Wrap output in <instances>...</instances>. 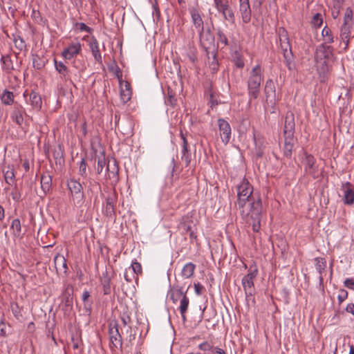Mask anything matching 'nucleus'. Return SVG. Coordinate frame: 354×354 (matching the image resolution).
Returning <instances> with one entry per match:
<instances>
[{
	"instance_id": "obj_1",
	"label": "nucleus",
	"mask_w": 354,
	"mask_h": 354,
	"mask_svg": "<svg viewBox=\"0 0 354 354\" xmlns=\"http://www.w3.org/2000/svg\"><path fill=\"white\" fill-rule=\"evenodd\" d=\"M295 129V115L292 111H288L286 114L283 125L284 136V155H291L295 153V144L296 139L294 136Z\"/></svg>"
},
{
	"instance_id": "obj_2",
	"label": "nucleus",
	"mask_w": 354,
	"mask_h": 354,
	"mask_svg": "<svg viewBox=\"0 0 354 354\" xmlns=\"http://www.w3.org/2000/svg\"><path fill=\"white\" fill-rule=\"evenodd\" d=\"M253 187L246 178L242 180L241 183L237 186V205L241 214L246 209L251 208V203L257 201L252 195Z\"/></svg>"
},
{
	"instance_id": "obj_3",
	"label": "nucleus",
	"mask_w": 354,
	"mask_h": 354,
	"mask_svg": "<svg viewBox=\"0 0 354 354\" xmlns=\"http://www.w3.org/2000/svg\"><path fill=\"white\" fill-rule=\"evenodd\" d=\"M263 80V74L261 66L259 64H257L250 71L247 81L249 102L258 98L260 94V88Z\"/></svg>"
},
{
	"instance_id": "obj_4",
	"label": "nucleus",
	"mask_w": 354,
	"mask_h": 354,
	"mask_svg": "<svg viewBox=\"0 0 354 354\" xmlns=\"http://www.w3.org/2000/svg\"><path fill=\"white\" fill-rule=\"evenodd\" d=\"M262 213V204L261 200L258 198L257 201L251 203V208L246 209L243 216H247L248 223L252 226V230L254 232H258L261 227V220Z\"/></svg>"
},
{
	"instance_id": "obj_5",
	"label": "nucleus",
	"mask_w": 354,
	"mask_h": 354,
	"mask_svg": "<svg viewBox=\"0 0 354 354\" xmlns=\"http://www.w3.org/2000/svg\"><path fill=\"white\" fill-rule=\"evenodd\" d=\"M258 274V269L255 265L251 266L248 270V273L245 275L241 281L246 297H252L255 290L254 287V280Z\"/></svg>"
},
{
	"instance_id": "obj_6",
	"label": "nucleus",
	"mask_w": 354,
	"mask_h": 354,
	"mask_svg": "<svg viewBox=\"0 0 354 354\" xmlns=\"http://www.w3.org/2000/svg\"><path fill=\"white\" fill-rule=\"evenodd\" d=\"M198 33L201 46L205 50L207 55L210 54L209 50L215 47V37L210 28H204Z\"/></svg>"
},
{
	"instance_id": "obj_7",
	"label": "nucleus",
	"mask_w": 354,
	"mask_h": 354,
	"mask_svg": "<svg viewBox=\"0 0 354 354\" xmlns=\"http://www.w3.org/2000/svg\"><path fill=\"white\" fill-rule=\"evenodd\" d=\"M109 334L111 348H121L122 346V339L118 330V324L117 322L112 321L109 323Z\"/></svg>"
},
{
	"instance_id": "obj_8",
	"label": "nucleus",
	"mask_w": 354,
	"mask_h": 354,
	"mask_svg": "<svg viewBox=\"0 0 354 354\" xmlns=\"http://www.w3.org/2000/svg\"><path fill=\"white\" fill-rule=\"evenodd\" d=\"M67 186L71 192L74 203L80 204L83 201V187L80 183L74 179H70L67 182Z\"/></svg>"
},
{
	"instance_id": "obj_9",
	"label": "nucleus",
	"mask_w": 354,
	"mask_h": 354,
	"mask_svg": "<svg viewBox=\"0 0 354 354\" xmlns=\"http://www.w3.org/2000/svg\"><path fill=\"white\" fill-rule=\"evenodd\" d=\"M333 55V48L330 46H327L326 44H319L316 48L315 53V60L318 62L319 60L324 59V65L323 70L327 67L326 66V59H328L330 57Z\"/></svg>"
},
{
	"instance_id": "obj_10",
	"label": "nucleus",
	"mask_w": 354,
	"mask_h": 354,
	"mask_svg": "<svg viewBox=\"0 0 354 354\" xmlns=\"http://www.w3.org/2000/svg\"><path fill=\"white\" fill-rule=\"evenodd\" d=\"M264 94L266 102L271 105H274L276 102V88L272 80L269 79L266 81L264 86Z\"/></svg>"
},
{
	"instance_id": "obj_11",
	"label": "nucleus",
	"mask_w": 354,
	"mask_h": 354,
	"mask_svg": "<svg viewBox=\"0 0 354 354\" xmlns=\"http://www.w3.org/2000/svg\"><path fill=\"white\" fill-rule=\"evenodd\" d=\"M194 224L191 219V217L186 216L183 217L181 222L179 224V229L183 233L189 234L191 239H196V235L194 231Z\"/></svg>"
},
{
	"instance_id": "obj_12",
	"label": "nucleus",
	"mask_w": 354,
	"mask_h": 354,
	"mask_svg": "<svg viewBox=\"0 0 354 354\" xmlns=\"http://www.w3.org/2000/svg\"><path fill=\"white\" fill-rule=\"evenodd\" d=\"M218 125L220 131V136L223 142L227 144L231 138V127L230 124L224 119L218 120Z\"/></svg>"
},
{
	"instance_id": "obj_13",
	"label": "nucleus",
	"mask_w": 354,
	"mask_h": 354,
	"mask_svg": "<svg viewBox=\"0 0 354 354\" xmlns=\"http://www.w3.org/2000/svg\"><path fill=\"white\" fill-rule=\"evenodd\" d=\"M189 11L194 28L197 30L198 32H199L200 30H203V29L205 28L204 21L201 17L200 11L194 7L190 8L189 9Z\"/></svg>"
},
{
	"instance_id": "obj_14",
	"label": "nucleus",
	"mask_w": 354,
	"mask_h": 354,
	"mask_svg": "<svg viewBox=\"0 0 354 354\" xmlns=\"http://www.w3.org/2000/svg\"><path fill=\"white\" fill-rule=\"evenodd\" d=\"M239 12L241 18L245 24H248L251 20L252 10L249 0H239Z\"/></svg>"
},
{
	"instance_id": "obj_15",
	"label": "nucleus",
	"mask_w": 354,
	"mask_h": 354,
	"mask_svg": "<svg viewBox=\"0 0 354 354\" xmlns=\"http://www.w3.org/2000/svg\"><path fill=\"white\" fill-rule=\"evenodd\" d=\"M315 266L316 270L319 274V288L324 290V277L323 274L326 271V261L325 259L322 257H316L315 259Z\"/></svg>"
},
{
	"instance_id": "obj_16",
	"label": "nucleus",
	"mask_w": 354,
	"mask_h": 354,
	"mask_svg": "<svg viewBox=\"0 0 354 354\" xmlns=\"http://www.w3.org/2000/svg\"><path fill=\"white\" fill-rule=\"evenodd\" d=\"M278 35L282 51L292 50L287 30L284 28L280 27L278 30Z\"/></svg>"
},
{
	"instance_id": "obj_17",
	"label": "nucleus",
	"mask_w": 354,
	"mask_h": 354,
	"mask_svg": "<svg viewBox=\"0 0 354 354\" xmlns=\"http://www.w3.org/2000/svg\"><path fill=\"white\" fill-rule=\"evenodd\" d=\"M344 190L343 201L344 204L351 205L354 203V190L351 188V184L346 182L342 186Z\"/></svg>"
},
{
	"instance_id": "obj_18",
	"label": "nucleus",
	"mask_w": 354,
	"mask_h": 354,
	"mask_svg": "<svg viewBox=\"0 0 354 354\" xmlns=\"http://www.w3.org/2000/svg\"><path fill=\"white\" fill-rule=\"evenodd\" d=\"M118 166L114 156H106V173L109 178L115 177L118 172Z\"/></svg>"
},
{
	"instance_id": "obj_19",
	"label": "nucleus",
	"mask_w": 354,
	"mask_h": 354,
	"mask_svg": "<svg viewBox=\"0 0 354 354\" xmlns=\"http://www.w3.org/2000/svg\"><path fill=\"white\" fill-rule=\"evenodd\" d=\"M82 47L79 42L71 44L68 47L66 48L62 53V55L64 59H71L75 55H77L81 51Z\"/></svg>"
},
{
	"instance_id": "obj_20",
	"label": "nucleus",
	"mask_w": 354,
	"mask_h": 354,
	"mask_svg": "<svg viewBox=\"0 0 354 354\" xmlns=\"http://www.w3.org/2000/svg\"><path fill=\"white\" fill-rule=\"evenodd\" d=\"M351 26L352 24L343 23V24L340 27L339 37L341 40L344 44V49L345 50H347L349 45Z\"/></svg>"
},
{
	"instance_id": "obj_21",
	"label": "nucleus",
	"mask_w": 354,
	"mask_h": 354,
	"mask_svg": "<svg viewBox=\"0 0 354 354\" xmlns=\"http://www.w3.org/2000/svg\"><path fill=\"white\" fill-rule=\"evenodd\" d=\"M26 91L24 92V98L26 102L30 104L32 108L39 109L41 104V97L37 93L31 92L30 94H26Z\"/></svg>"
},
{
	"instance_id": "obj_22",
	"label": "nucleus",
	"mask_w": 354,
	"mask_h": 354,
	"mask_svg": "<svg viewBox=\"0 0 354 354\" xmlns=\"http://www.w3.org/2000/svg\"><path fill=\"white\" fill-rule=\"evenodd\" d=\"M116 201V197L114 194L109 196L106 198V205L104 208V213L107 217L113 218L115 217V203Z\"/></svg>"
},
{
	"instance_id": "obj_23",
	"label": "nucleus",
	"mask_w": 354,
	"mask_h": 354,
	"mask_svg": "<svg viewBox=\"0 0 354 354\" xmlns=\"http://www.w3.org/2000/svg\"><path fill=\"white\" fill-rule=\"evenodd\" d=\"M91 50L94 57L95 60L99 63H102V57L100 52L99 44L95 38H92L89 44Z\"/></svg>"
},
{
	"instance_id": "obj_24",
	"label": "nucleus",
	"mask_w": 354,
	"mask_h": 354,
	"mask_svg": "<svg viewBox=\"0 0 354 354\" xmlns=\"http://www.w3.org/2000/svg\"><path fill=\"white\" fill-rule=\"evenodd\" d=\"M284 62L289 71L295 69V64L294 62V55L292 50H284L283 52Z\"/></svg>"
},
{
	"instance_id": "obj_25",
	"label": "nucleus",
	"mask_w": 354,
	"mask_h": 354,
	"mask_svg": "<svg viewBox=\"0 0 354 354\" xmlns=\"http://www.w3.org/2000/svg\"><path fill=\"white\" fill-rule=\"evenodd\" d=\"M52 177L49 173L46 172L41 176V188L44 193H46L51 189Z\"/></svg>"
},
{
	"instance_id": "obj_26",
	"label": "nucleus",
	"mask_w": 354,
	"mask_h": 354,
	"mask_svg": "<svg viewBox=\"0 0 354 354\" xmlns=\"http://www.w3.org/2000/svg\"><path fill=\"white\" fill-rule=\"evenodd\" d=\"M54 63L55 69L59 73L61 78L65 81L68 80L69 79L68 71L65 64L56 59L54 60Z\"/></svg>"
},
{
	"instance_id": "obj_27",
	"label": "nucleus",
	"mask_w": 354,
	"mask_h": 354,
	"mask_svg": "<svg viewBox=\"0 0 354 354\" xmlns=\"http://www.w3.org/2000/svg\"><path fill=\"white\" fill-rule=\"evenodd\" d=\"M189 304V298L187 297V295H184L180 300L179 306L180 313L184 322H185L187 320L186 313L187 312Z\"/></svg>"
},
{
	"instance_id": "obj_28",
	"label": "nucleus",
	"mask_w": 354,
	"mask_h": 354,
	"mask_svg": "<svg viewBox=\"0 0 354 354\" xmlns=\"http://www.w3.org/2000/svg\"><path fill=\"white\" fill-rule=\"evenodd\" d=\"M100 281L103 286V292L104 295H109L111 293V278L109 277L107 272L102 273L100 277Z\"/></svg>"
},
{
	"instance_id": "obj_29",
	"label": "nucleus",
	"mask_w": 354,
	"mask_h": 354,
	"mask_svg": "<svg viewBox=\"0 0 354 354\" xmlns=\"http://www.w3.org/2000/svg\"><path fill=\"white\" fill-rule=\"evenodd\" d=\"M196 265L193 263H186L182 269L181 275L185 279H189L192 277L194 273Z\"/></svg>"
},
{
	"instance_id": "obj_30",
	"label": "nucleus",
	"mask_w": 354,
	"mask_h": 354,
	"mask_svg": "<svg viewBox=\"0 0 354 354\" xmlns=\"http://www.w3.org/2000/svg\"><path fill=\"white\" fill-rule=\"evenodd\" d=\"M212 58H210L209 54L207 55L208 57V59H209V68L212 71V72L213 73H216L218 71L219 64H218V59H217V53H216V51H215V50L212 51Z\"/></svg>"
},
{
	"instance_id": "obj_31",
	"label": "nucleus",
	"mask_w": 354,
	"mask_h": 354,
	"mask_svg": "<svg viewBox=\"0 0 354 354\" xmlns=\"http://www.w3.org/2000/svg\"><path fill=\"white\" fill-rule=\"evenodd\" d=\"M187 291H184L183 287H175L174 288L170 294V298L172 300L173 303H176L178 301V297H183L184 295H186Z\"/></svg>"
},
{
	"instance_id": "obj_32",
	"label": "nucleus",
	"mask_w": 354,
	"mask_h": 354,
	"mask_svg": "<svg viewBox=\"0 0 354 354\" xmlns=\"http://www.w3.org/2000/svg\"><path fill=\"white\" fill-rule=\"evenodd\" d=\"M232 62L234 64L236 68H243L245 66L243 57L241 53L236 50L232 55Z\"/></svg>"
},
{
	"instance_id": "obj_33",
	"label": "nucleus",
	"mask_w": 354,
	"mask_h": 354,
	"mask_svg": "<svg viewBox=\"0 0 354 354\" xmlns=\"http://www.w3.org/2000/svg\"><path fill=\"white\" fill-rule=\"evenodd\" d=\"M306 169L308 173L313 174L317 169L314 156H305Z\"/></svg>"
},
{
	"instance_id": "obj_34",
	"label": "nucleus",
	"mask_w": 354,
	"mask_h": 354,
	"mask_svg": "<svg viewBox=\"0 0 354 354\" xmlns=\"http://www.w3.org/2000/svg\"><path fill=\"white\" fill-rule=\"evenodd\" d=\"M216 37L218 44L221 43L225 46L230 45V42L227 37V35L221 28H218L216 29Z\"/></svg>"
},
{
	"instance_id": "obj_35",
	"label": "nucleus",
	"mask_w": 354,
	"mask_h": 354,
	"mask_svg": "<svg viewBox=\"0 0 354 354\" xmlns=\"http://www.w3.org/2000/svg\"><path fill=\"white\" fill-rule=\"evenodd\" d=\"M322 35L325 41L324 44H332L334 42L333 32L327 26L323 28Z\"/></svg>"
},
{
	"instance_id": "obj_36",
	"label": "nucleus",
	"mask_w": 354,
	"mask_h": 354,
	"mask_svg": "<svg viewBox=\"0 0 354 354\" xmlns=\"http://www.w3.org/2000/svg\"><path fill=\"white\" fill-rule=\"evenodd\" d=\"M221 15L225 21H227L232 24L234 23L235 15L232 7H230L228 10H225V12H223V13Z\"/></svg>"
},
{
	"instance_id": "obj_37",
	"label": "nucleus",
	"mask_w": 354,
	"mask_h": 354,
	"mask_svg": "<svg viewBox=\"0 0 354 354\" xmlns=\"http://www.w3.org/2000/svg\"><path fill=\"white\" fill-rule=\"evenodd\" d=\"M4 178L6 182L10 185H12L15 183V174L12 169L8 168V170L4 171Z\"/></svg>"
},
{
	"instance_id": "obj_38",
	"label": "nucleus",
	"mask_w": 354,
	"mask_h": 354,
	"mask_svg": "<svg viewBox=\"0 0 354 354\" xmlns=\"http://www.w3.org/2000/svg\"><path fill=\"white\" fill-rule=\"evenodd\" d=\"M73 292V288L72 286L69 284L67 285L62 293L63 299L66 301V303L69 302L70 299H71Z\"/></svg>"
},
{
	"instance_id": "obj_39",
	"label": "nucleus",
	"mask_w": 354,
	"mask_h": 354,
	"mask_svg": "<svg viewBox=\"0 0 354 354\" xmlns=\"http://www.w3.org/2000/svg\"><path fill=\"white\" fill-rule=\"evenodd\" d=\"M10 309L13 315L17 319H20L22 315L21 313V308L17 302H12L10 304Z\"/></svg>"
},
{
	"instance_id": "obj_40",
	"label": "nucleus",
	"mask_w": 354,
	"mask_h": 354,
	"mask_svg": "<svg viewBox=\"0 0 354 354\" xmlns=\"http://www.w3.org/2000/svg\"><path fill=\"white\" fill-rule=\"evenodd\" d=\"M1 99L4 104H10L13 102V93L10 91H4Z\"/></svg>"
},
{
	"instance_id": "obj_41",
	"label": "nucleus",
	"mask_w": 354,
	"mask_h": 354,
	"mask_svg": "<svg viewBox=\"0 0 354 354\" xmlns=\"http://www.w3.org/2000/svg\"><path fill=\"white\" fill-rule=\"evenodd\" d=\"M21 222L18 218L14 219L11 224V230L13 231L15 235L19 236L21 232Z\"/></svg>"
},
{
	"instance_id": "obj_42",
	"label": "nucleus",
	"mask_w": 354,
	"mask_h": 354,
	"mask_svg": "<svg viewBox=\"0 0 354 354\" xmlns=\"http://www.w3.org/2000/svg\"><path fill=\"white\" fill-rule=\"evenodd\" d=\"M106 167V156H99L97 160V171L98 174H101L103 171L104 167Z\"/></svg>"
},
{
	"instance_id": "obj_43",
	"label": "nucleus",
	"mask_w": 354,
	"mask_h": 354,
	"mask_svg": "<svg viewBox=\"0 0 354 354\" xmlns=\"http://www.w3.org/2000/svg\"><path fill=\"white\" fill-rule=\"evenodd\" d=\"M353 10L351 8H347L344 16V24H352Z\"/></svg>"
},
{
	"instance_id": "obj_44",
	"label": "nucleus",
	"mask_w": 354,
	"mask_h": 354,
	"mask_svg": "<svg viewBox=\"0 0 354 354\" xmlns=\"http://www.w3.org/2000/svg\"><path fill=\"white\" fill-rule=\"evenodd\" d=\"M121 100L123 102H127L131 99V91L129 88L120 92Z\"/></svg>"
},
{
	"instance_id": "obj_45",
	"label": "nucleus",
	"mask_w": 354,
	"mask_h": 354,
	"mask_svg": "<svg viewBox=\"0 0 354 354\" xmlns=\"http://www.w3.org/2000/svg\"><path fill=\"white\" fill-rule=\"evenodd\" d=\"M131 268H132V270L133 271V272L135 274H136L137 275L139 274H142V266H141V264L137 261H134L132 263L131 266Z\"/></svg>"
},
{
	"instance_id": "obj_46",
	"label": "nucleus",
	"mask_w": 354,
	"mask_h": 354,
	"mask_svg": "<svg viewBox=\"0 0 354 354\" xmlns=\"http://www.w3.org/2000/svg\"><path fill=\"white\" fill-rule=\"evenodd\" d=\"M348 297V292L344 289H341L339 291V295L337 296V299L339 304H341L345 299Z\"/></svg>"
},
{
	"instance_id": "obj_47",
	"label": "nucleus",
	"mask_w": 354,
	"mask_h": 354,
	"mask_svg": "<svg viewBox=\"0 0 354 354\" xmlns=\"http://www.w3.org/2000/svg\"><path fill=\"white\" fill-rule=\"evenodd\" d=\"M322 21L321 14L317 13L313 16L312 22L315 26L319 27L322 24Z\"/></svg>"
},
{
	"instance_id": "obj_48",
	"label": "nucleus",
	"mask_w": 354,
	"mask_h": 354,
	"mask_svg": "<svg viewBox=\"0 0 354 354\" xmlns=\"http://www.w3.org/2000/svg\"><path fill=\"white\" fill-rule=\"evenodd\" d=\"M198 348L203 351H212L214 346L210 343H209L207 342H204L201 343V344H199Z\"/></svg>"
},
{
	"instance_id": "obj_49",
	"label": "nucleus",
	"mask_w": 354,
	"mask_h": 354,
	"mask_svg": "<svg viewBox=\"0 0 354 354\" xmlns=\"http://www.w3.org/2000/svg\"><path fill=\"white\" fill-rule=\"evenodd\" d=\"M254 141H255V145L257 147L258 145H261L259 147V148L257 149L256 155L260 156V155H263L264 153H266V151H264L265 146H263V142L260 139L257 140L255 138H254Z\"/></svg>"
},
{
	"instance_id": "obj_50",
	"label": "nucleus",
	"mask_w": 354,
	"mask_h": 354,
	"mask_svg": "<svg viewBox=\"0 0 354 354\" xmlns=\"http://www.w3.org/2000/svg\"><path fill=\"white\" fill-rule=\"evenodd\" d=\"M180 138L183 141V153L185 154L186 152H188V141L186 136L182 131L180 132Z\"/></svg>"
},
{
	"instance_id": "obj_51",
	"label": "nucleus",
	"mask_w": 354,
	"mask_h": 354,
	"mask_svg": "<svg viewBox=\"0 0 354 354\" xmlns=\"http://www.w3.org/2000/svg\"><path fill=\"white\" fill-rule=\"evenodd\" d=\"M75 26L77 29H79L80 31H85L86 32L90 33L91 31V28L86 26L84 23H76Z\"/></svg>"
},
{
	"instance_id": "obj_52",
	"label": "nucleus",
	"mask_w": 354,
	"mask_h": 354,
	"mask_svg": "<svg viewBox=\"0 0 354 354\" xmlns=\"http://www.w3.org/2000/svg\"><path fill=\"white\" fill-rule=\"evenodd\" d=\"M344 285L345 287L349 289H354V280L351 278H347L344 281Z\"/></svg>"
},
{
	"instance_id": "obj_53",
	"label": "nucleus",
	"mask_w": 354,
	"mask_h": 354,
	"mask_svg": "<svg viewBox=\"0 0 354 354\" xmlns=\"http://www.w3.org/2000/svg\"><path fill=\"white\" fill-rule=\"evenodd\" d=\"M12 118L14 120H15V122L19 125L21 124V121L22 118H21V114L20 111H15V113L12 115Z\"/></svg>"
},
{
	"instance_id": "obj_54",
	"label": "nucleus",
	"mask_w": 354,
	"mask_h": 354,
	"mask_svg": "<svg viewBox=\"0 0 354 354\" xmlns=\"http://www.w3.org/2000/svg\"><path fill=\"white\" fill-rule=\"evenodd\" d=\"M230 7L231 6H230L229 2H227L222 6L216 8V9L219 13L222 14L223 13V12H225V10H228Z\"/></svg>"
},
{
	"instance_id": "obj_55",
	"label": "nucleus",
	"mask_w": 354,
	"mask_h": 354,
	"mask_svg": "<svg viewBox=\"0 0 354 354\" xmlns=\"http://www.w3.org/2000/svg\"><path fill=\"white\" fill-rule=\"evenodd\" d=\"M7 328H8V327H7L6 324L4 322H0V335L5 336L7 333Z\"/></svg>"
},
{
	"instance_id": "obj_56",
	"label": "nucleus",
	"mask_w": 354,
	"mask_h": 354,
	"mask_svg": "<svg viewBox=\"0 0 354 354\" xmlns=\"http://www.w3.org/2000/svg\"><path fill=\"white\" fill-rule=\"evenodd\" d=\"M203 288V286H202L201 283H194V290L197 295H201L202 294V290Z\"/></svg>"
},
{
	"instance_id": "obj_57",
	"label": "nucleus",
	"mask_w": 354,
	"mask_h": 354,
	"mask_svg": "<svg viewBox=\"0 0 354 354\" xmlns=\"http://www.w3.org/2000/svg\"><path fill=\"white\" fill-rule=\"evenodd\" d=\"M229 2L228 0H214V8H217L220 6H222L226 3Z\"/></svg>"
},
{
	"instance_id": "obj_58",
	"label": "nucleus",
	"mask_w": 354,
	"mask_h": 354,
	"mask_svg": "<svg viewBox=\"0 0 354 354\" xmlns=\"http://www.w3.org/2000/svg\"><path fill=\"white\" fill-rule=\"evenodd\" d=\"M11 195H12V199L15 201H17V202H19V200H20V198H21V194L20 193L17 192H12L11 193Z\"/></svg>"
},
{
	"instance_id": "obj_59",
	"label": "nucleus",
	"mask_w": 354,
	"mask_h": 354,
	"mask_svg": "<svg viewBox=\"0 0 354 354\" xmlns=\"http://www.w3.org/2000/svg\"><path fill=\"white\" fill-rule=\"evenodd\" d=\"M212 354H225V352L223 349L218 348V347H214L212 350Z\"/></svg>"
},
{
	"instance_id": "obj_60",
	"label": "nucleus",
	"mask_w": 354,
	"mask_h": 354,
	"mask_svg": "<svg viewBox=\"0 0 354 354\" xmlns=\"http://www.w3.org/2000/svg\"><path fill=\"white\" fill-rule=\"evenodd\" d=\"M90 297V293L87 290H85L82 293V301L86 303V301L88 299V298Z\"/></svg>"
},
{
	"instance_id": "obj_61",
	"label": "nucleus",
	"mask_w": 354,
	"mask_h": 354,
	"mask_svg": "<svg viewBox=\"0 0 354 354\" xmlns=\"http://www.w3.org/2000/svg\"><path fill=\"white\" fill-rule=\"evenodd\" d=\"M57 260L62 261L63 263V267L67 268L66 261L64 257H56L55 259V261L56 262Z\"/></svg>"
},
{
	"instance_id": "obj_62",
	"label": "nucleus",
	"mask_w": 354,
	"mask_h": 354,
	"mask_svg": "<svg viewBox=\"0 0 354 354\" xmlns=\"http://www.w3.org/2000/svg\"><path fill=\"white\" fill-rule=\"evenodd\" d=\"M80 171L82 173H85L86 171V163L84 158H82L80 166Z\"/></svg>"
},
{
	"instance_id": "obj_63",
	"label": "nucleus",
	"mask_w": 354,
	"mask_h": 354,
	"mask_svg": "<svg viewBox=\"0 0 354 354\" xmlns=\"http://www.w3.org/2000/svg\"><path fill=\"white\" fill-rule=\"evenodd\" d=\"M73 3L76 8H80L82 6L83 0H73Z\"/></svg>"
},
{
	"instance_id": "obj_64",
	"label": "nucleus",
	"mask_w": 354,
	"mask_h": 354,
	"mask_svg": "<svg viewBox=\"0 0 354 354\" xmlns=\"http://www.w3.org/2000/svg\"><path fill=\"white\" fill-rule=\"evenodd\" d=\"M130 317L129 316L122 317V322L124 326L127 325L130 322Z\"/></svg>"
}]
</instances>
